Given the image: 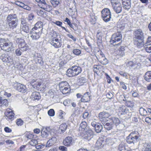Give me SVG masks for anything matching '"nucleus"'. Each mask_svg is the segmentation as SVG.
I'll return each instance as SVG.
<instances>
[{"instance_id":"nucleus-13","label":"nucleus","mask_w":151,"mask_h":151,"mask_svg":"<svg viewBox=\"0 0 151 151\" xmlns=\"http://www.w3.org/2000/svg\"><path fill=\"white\" fill-rule=\"evenodd\" d=\"M30 32V37L33 40H34L38 39L40 38L42 32L33 29L31 30Z\"/></svg>"},{"instance_id":"nucleus-21","label":"nucleus","mask_w":151,"mask_h":151,"mask_svg":"<svg viewBox=\"0 0 151 151\" xmlns=\"http://www.w3.org/2000/svg\"><path fill=\"white\" fill-rule=\"evenodd\" d=\"M16 89L20 92L24 93L26 91V87L25 85L18 84L17 85Z\"/></svg>"},{"instance_id":"nucleus-2","label":"nucleus","mask_w":151,"mask_h":151,"mask_svg":"<svg viewBox=\"0 0 151 151\" xmlns=\"http://www.w3.org/2000/svg\"><path fill=\"white\" fill-rule=\"evenodd\" d=\"M0 47L5 51L9 52L13 50L12 42L4 38H0Z\"/></svg>"},{"instance_id":"nucleus-43","label":"nucleus","mask_w":151,"mask_h":151,"mask_svg":"<svg viewBox=\"0 0 151 151\" xmlns=\"http://www.w3.org/2000/svg\"><path fill=\"white\" fill-rule=\"evenodd\" d=\"M35 139V138H34L32 139L29 142V144L33 146H36L38 144V141L37 139Z\"/></svg>"},{"instance_id":"nucleus-46","label":"nucleus","mask_w":151,"mask_h":151,"mask_svg":"<svg viewBox=\"0 0 151 151\" xmlns=\"http://www.w3.org/2000/svg\"><path fill=\"white\" fill-rule=\"evenodd\" d=\"M65 114V113L62 110H60L59 111V117L60 119H63V116Z\"/></svg>"},{"instance_id":"nucleus-4","label":"nucleus","mask_w":151,"mask_h":151,"mask_svg":"<svg viewBox=\"0 0 151 151\" xmlns=\"http://www.w3.org/2000/svg\"><path fill=\"white\" fill-rule=\"evenodd\" d=\"M139 140V135L137 131L131 132L127 137L126 139L127 142L129 144L131 143L134 144Z\"/></svg>"},{"instance_id":"nucleus-53","label":"nucleus","mask_w":151,"mask_h":151,"mask_svg":"<svg viewBox=\"0 0 151 151\" xmlns=\"http://www.w3.org/2000/svg\"><path fill=\"white\" fill-rule=\"evenodd\" d=\"M15 4L17 5L22 7L24 6V4L23 3L19 1H15Z\"/></svg>"},{"instance_id":"nucleus-63","label":"nucleus","mask_w":151,"mask_h":151,"mask_svg":"<svg viewBox=\"0 0 151 151\" xmlns=\"http://www.w3.org/2000/svg\"><path fill=\"white\" fill-rule=\"evenodd\" d=\"M44 147V145L42 144L39 145L38 143L36 146V148L37 149H41L43 148Z\"/></svg>"},{"instance_id":"nucleus-23","label":"nucleus","mask_w":151,"mask_h":151,"mask_svg":"<svg viewBox=\"0 0 151 151\" xmlns=\"http://www.w3.org/2000/svg\"><path fill=\"white\" fill-rule=\"evenodd\" d=\"M42 23L41 22H38L35 24V27L32 29L42 32Z\"/></svg>"},{"instance_id":"nucleus-5","label":"nucleus","mask_w":151,"mask_h":151,"mask_svg":"<svg viewBox=\"0 0 151 151\" xmlns=\"http://www.w3.org/2000/svg\"><path fill=\"white\" fill-rule=\"evenodd\" d=\"M93 134V132L89 128H87L84 132L78 134V135L83 138L89 140L92 137Z\"/></svg>"},{"instance_id":"nucleus-45","label":"nucleus","mask_w":151,"mask_h":151,"mask_svg":"<svg viewBox=\"0 0 151 151\" xmlns=\"http://www.w3.org/2000/svg\"><path fill=\"white\" fill-rule=\"evenodd\" d=\"M19 43V46L20 48L21 46H23L24 45H26V44L25 42L24 41V40L20 39L18 41Z\"/></svg>"},{"instance_id":"nucleus-51","label":"nucleus","mask_w":151,"mask_h":151,"mask_svg":"<svg viewBox=\"0 0 151 151\" xmlns=\"http://www.w3.org/2000/svg\"><path fill=\"white\" fill-rule=\"evenodd\" d=\"M127 66L128 67H132L134 66H135L136 65V64L133 63V62L132 61H130L128 62L127 64Z\"/></svg>"},{"instance_id":"nucleus-15","label":"nucleus","mask_w":151,"mask_h":151,"mask_svg":"<svg viewBox=\"0 0 151 151\" xmlns=\"http://www.w3.org/2000/svg\"><path fill=\"white\" fill-rule=\"evenodd\" d=\"M51 136V137L47 142L46 147L51 146L55 144L56 142L57 138L54 136V133H53V135Z\"/></svg>"},{"instance_id":"nucleus-34","label":"nucleus","mask_w":151,"mask_h":151,"mask_svg":"<svg viewBox=\"0 0 151 151\" xmlns=\"http://www.w3.org/2000/svg\"><path fill=\"white\" fill-rule=\"evenodd\" d=\"M41 7L47 12L50 11L52 10V9L51 6L50 5H47L46 2L45 4H43V5H42V6H41Z\"/></svg>"},{"instance_id":"nucleus-52","label":"nucleus","mask_w":151,"mask_h":151,"mask_svg":"<svg viewBox=\"0 0 151 151\" xmlns=\"http://www.w3.org/2000/svg\"><path fill=\"white\" fill-rule=\"evenodd\" d=\"M73 53L76 55H78L80 54L81 51L79 49H76L73 50Z\"/></svg>"},{"instance_id":"nucleus-62","label":"nucleus","mask_w":151,"mask_h":151,"mask_svg":"<svg viewBox=\"0 0 151 151\" xmlns=\"http://www.w3.org/2000/svg\"><path fill=\"white\" fill-rule=\"evenodd\" d=\"M21 50L22 51H26L28 48V46L26 45L23 46H21Z\"/></svg>"},{"instance_id":"nucleus-3","label":"nucleus","mask_w":151,"mask_h":151,"mask_svg":"<svg viewBox=\"0 0 151 151\" xmlns=\"http://www.w3.org/2000/svg\"><path fill=\"white\" fill-rule=\"evenodd\" d=\"M81 69L79 66H74L68 69L66 75L69 77L74 76L78 75L81 72Z\"/></svg>"},{"instance_id":"nucleus-27","label":"nucleus","mask_w":151,"mask_h":151,"mask_svg":"<svg viewBox=\"0 0 151 151\" xmlns=\"http://www.w3.org/2000/svg\"><path fill=\"white\" fill-rule=\"evenodd\" d=\"M57 35L56 32H55L52 30L49 34V41L50 42L53 40H54L55 39L57 38Z\"/></svg>"},{"instance_id":"nucleus-11","label":"nucleus","mask_w":151,"mask_h":151,"mask_svg":"<svg viewBox=\"0 0 151 151\" xmlns=\"http://www.w3.org/2000/svg\"><path fill=\"white\" fill-rule=\"evenodd\" d=\"M122 37V35L120 32H118L112 35L110 42L112 43L117 42L120 41Z\"/></svg>"},{"instance_id":"nucleus-26","label":"nucleus","mask_w":151,"mask_h":151,"mask_svg":"<svg viewBox=\"0 0 151 151\" xmlns=\"http://www.w3.org/2000/svg\"><path fill=\"white\" fill-rule=\"evenodd\" d=\"M35 85H33V87L35 88H36L37 90H42L44 88L43 85L42 84V82L41 81H37L36 83L34 84Z\"/></svg>"},{"instance_id":"nucleus-40","label":"nucleus","mask_w":151,"mask_h":151,"mask_svg":"<svg viewBox=\"0 0 151 151\" xmlns=\"http://www.w3.org/2000/svg\"><path fill=\"white\" fill-rule=\"evenodd\" d=\"M103 141L102 140L99 139L96 143V146L99 148H101L103 146Z\"/></svg>"},{"instance_id":"nucleus-48","label":"nucleus","mask_w":151,"mask_h":151,"mask_svg":"<svg viewBox=\"0 0 151 151\" xmlns=\"http://www.w3.org/2000/svg\"><path fill=\"white\" fill-rule=\"evenodd\" d=\"M17 124L18 126H21L23 124V121L20 119H17L16 120Z\"/></svg>"},{"instance_id":"nucleus-17","label":"nucleus","mask_w":151,"mask_h":151,"mask_svg":"<svg viewBox=\"0 0 151 151\" xmlns=\"http://www.w3.org/2000/svg\"><path fill=\"white\" fill-rule=\"evenodd\" d=\"M17 20V18L16 15L13 14L8 15L6 19V21L7 23Z\"/></svg>"},{"instance_id":"nucleus-37","label":"nucleus","mask_w":151,"mask_h":151,"mask_svg":"<svg viewBox=\"0 0 151 151\" xmlns=\"http://www.w3.org/2000/svg\"><path fill=\"white\" fill-rule=\"evenodd\" d=\"M102 129V126L99 123L97 124V125H96V126L95 128V131L97 133L100 132Z\"/></svg>"},{"instance_id":"nucleus-24","label":"nucleus","mask_w":151,"mask_h":151,"mask_svg":"<svg viewBox=\"0 0 151 151\" xmlns=\"http://www.w3.org/2000/svg\"><path fill=\"white\" fill-rule=\"evenodd\" d=\"M22 24L21 27H22L21 29L22 30L27 33L29 32V28L25 22L22 21Z\"/></svg>"},{"instance_id":"nucleus-42","label":"nucleus","mask_w":151,"mask_h":151,"mask_svg":"<svg viewBox=\"0 0 151 151\" xmlns=\"http://www.w3.org/2000/svg\"><path fill=\"white\" fill-rule=\"evenodd\" d=\"M63 94H65L68 93L70 91V86L64 87L62 90H60Z\"/></svg>"},{"instance_id":"nucleus-38","label":"nucleus","mask_w":151,"mask_h":151,"mask_svg":"<svg viewBox=\"0 0 151 151\" xmlns=\"http://www.w3.org/2000/svg\"><path fill=\"white\" fill-rule=\"evenodd\" d=\"M123 7L124 9L128 10L131 8V3H122Z\"/></svg>"},{"instance_id":"nucleus-9","label":"nucleus","mask_w":151,"mask_h":151,"mask_svg":"<svg viewBox=\"0 0 151 151\" xmlns=\"http://www.w3.org/2000/svg\"><path fill=\"white\" fill-rule=\"evenodd\" d=\"M52 131L53 130H51L49 127H43L41 131V135L44 138H46L50 135L52 136L53 135V133H52Z\"/></svg>"},{"instance_id":"nucleus-10","label":"nucleus","mask_w":151,"mask_h":151,"mask_svg":"<svg viewBox=\"0 0 151 151\" xmlns=\"http://www.w3.org/2000/svg\"><path fill=\"white\" fill-rule=\"evenodd\" d=\"M113 8L114 11L116 13H120L122 11V6L119 2H114L111 1Z\"/></svg>"},{"instance_id":"nucleus-6","label":"nucleus","mask_w":151,"mask_h":151,"mask_svg":"<svg viewBox=\"0 0 151 151\" xmlns=\"http://www.w3.org/2000/svg\"><path fill=\"white\" fill-rule=\"evenodd\" d=\"M102 19L105 22L109 21L111 18V14L110 10L108 8H104L101 12Z\"/></svg>"},{"instance_id":"nucleus-14","label":"nucleus","mask_w":151,"mask_h":151,"mask_svg":"<svg viewBox=\"0 0 151 151\" xmlns=\"http://www.w3.org/2000/svg\"><path fill=\"white\" fill-rule=\"evenodd\" d=\"M63 144L66 146H70L72 145L73 143V138L71 137H66L63 140Z\"/></svg>"},{"instance_id":"nucleus-29","label":"nucleus","mask_w":151,"mask_h":151,"mask_svg":"<svg viewBox=\"0 0 151 151\" xmlns=\"http://www.w3.org/2000/svg\"><path fill=\"white\" fill-rule=\"evenodd\" d=\"M69 85L68 83L66 81L61 82L59 84L60 90H62L64 87L68 86Z\"/></svg>"},{"instance_id":"nucleus-35","label":"nucleus","mask_w":151,"mask_h":151,"mask_svg":"<svg viewBox=\"0 0 151 151\" xmlns=\"http://www.w3.org/2000/svg\"><path fill=\"white\" fill-rule=\"evenodd\" d=\"M145 79L147 81H150V80L151 79V71H148L146 73Z\"/></svg>"},{"instance_id":"nucleus-44","label":"nucleus","mask_w":151,"mask_h":151,"mask_svg":"<svg viewBox=\"0 0 151 151\" xmlns=\"http://www.w3.org/2000/svg\"><path fill=\"white\" fill-rule=\"evenodd\" d=\"M113 122L116 126L118 125L120 123V121L118 118L116 117H114L112 119Z\"/></svg>"},{"instance_id":"nucleus-55","label":"nucleus","mask_w":151,"mask_h":151,"mask_svg":"<svg viewBox=\"0 0 151 151\" xmlns=\"http://www.w3.org/2000/svg\"><path fill=\"white\" fill-rule=\"evenodd\" d=\"M35 61L36 62V63L37 62L40 64H42L43 63V60L41 57H39V58L36 60Z\"/></svg>"},{"instance_id":"nucleus-61","label":"nucleus","mask_w":151,"mask_h":151,"mask_svg":"<svg viewBox=\"0 0 151 151\" xmlns=\"http://www.w3.org/2000/svg\"><path fill=\"white\" fill-rule=\"evenodd\" d=\"M67 36L70 38L74 42H75L76 40V37H74L71 34H68L67 35Z\"/></svg>"},{"instance_id":"nucleus-57","label":"nucleus","mask_w":151,"mask_h":151,"mask_svg":"<svg viewBox=\"0 0 151 151\" xmlns=\"http://www.w3.org/2000/svg\"><path fill=\"white\" fill-rule=\"evenodd\" d=\"M41 56L40 54H38L37 53H35L34 55V58L35 60L39 58V57H41Z\"/></svg>"},{"instance_id":"nucleus-18","label":"nucleus","mask_w":151,"mask_h":151,"mask_svg":"<svg viewBox=\"0 0 151 151\" xmlns=\"http://www.w3.org/2000/svg\"><path fill=\"white\" fill-rule=\"evenodd\" d=\"M87 123L85 122H82L80 125V127L79 128L78 134L81 133L83 132H84L86 131V128H89L87 127Z\"/></svg>"},{"instance_id":"nucleus-32","label":"nucleus","mask_w":151,"mask_h":151,"mask_svg":"<svg viewBox=\"0 0 151 151\" xmlns=\"http://www.w3.org/2000/svg\"><path fill=\"white\" fill-rule=\"evenodd\" d=\"M144 147L143 148V151H151V144H145L144 145Z\"/></svg>"},{"instance_id":"nucleus-22","label":"nucleus","mask_w":151,"mask_h":151,"mask_svg":"<svg viewBox=\"0 0 151 151\" xmlns=\"http://www.w3.org/2000/svg\"><path fill=\"white\" fill-rule=\"evenodd\" d=\"M118 111L121 114H125L128 112V109L127 107L124 105L120 106L118 109Z\"/></svg>"},{"instance_id":"nucleus-59","label":"nucleus","mask_w":151,"mask_h":151,"mask_svg":"<svg viewBox=\"0 0 151 151\" xmlns=\"http://www.w3.org/2000/svg\"><path fill=\"white\" fill-rule=\"evenodd\" d=\"M93 70L96 73L100 68L99 66L97 65H95L93 66Z\"/></svg>"},{"instance_id":"nucleus-8","label":"nucleus","mask_w":151,"mask_h":151,"mask_svg":"<svg viewBox=\"0 0 151 151\" xmlns=\"http://www.w3.org/2000/svg\"><path fill=\"white\" fill-rule=\"evenodd\" d=\"M99 55L96 56V57L101 63L103 65H106L108 61L107 59L105 58L104 55L101 51H98Z\"/></svg>"},{"instance_id":"nucleus-12","label":"nucleus","mask_w":151,"mask_h":151,"mask_svg":"<svg viewBox=\"0 0 151 151\" xmlns=\"http://www.w3.org/2000/svg\"><path fill=\"white\" fill-rule=\"evenodd\" d=\"M110 116V114L104 111L101 112L99 114V119L102 123L106 122L107 119Z\"/></svg>"},{"instance_id":"nucleus-1","label":"nucleus","mask_w":151,"mask_h":151,"mask_svg":"<svg viewBox=\"0 0 151 151\" xmlns=\"http://www.w3.org/2000/svg\"><path fill=\"white\" fill-rule=\"evenodd\" d=\"M135 39L134 41V44L137 46L138 47H140L144 45V35L142 30L139 29L135 32Z\"/></svg>"},{"instance_id":"nucleus-50","label":"nucleus","mask_w":151,"mask_h":151,"mask_svg":"<svg viewBox=\"0 0 151 151\" xmlns=\"http://www.w3.org/2000/svg\"><path fill=\"white\" fill-rule=\"evenodd\" d=\"M125 146L123 144H120L119 147V150L120 151H125Z\"/></svg>"},{"instance_id":"nucleus-28","label":"nucleus","mask_w":151,"mask_h":151,"mask_svg":"<svg viewBox=\"0 0 151 151\" xmlns=\"http://www.w3.org/2000/svg\"><path fill=\"white\" fill-rule=\"evenodd\" d=\"M102 123L104 128L108 130H111L113 127V126L112 123H110L109 122H106Z\"/></svg>"},{"instance_id":"nucleus-56","label":"nucleus","mask_w":151,"mask_h":151,"mask_svg":"<svg viewBox=\"0 0 151 151\" xmlns=\"http://www.w3.org/2000/svg\"><path fill=\"white\" fill-rule=\"evenodd\" d=\"M21 50V49L18 48L16 50L15 53L17 56H20L21 55L22 52Z\"/></svg>"},{"instance_id":"nucleus-31","label":"nucleus","mask_w":151,"mask_h":151,"mask_svg":"<svg viewBox=\"0 0 151 151\" xmlns=\"http://www.w3.org/2000/svg\"><path fill=\"white\" fill-rule=\"evenodd\" d=\"M25 136L27 139H32L34 138H36L37 137L36 135L33 134V133H27L25 134Z\"/></svg>"},{"instance_id":"nucleus-58","label":"nucleus","mask_w":151,"mask_h":151,"mask_svg":"<svg viewBox=\"0 0 151 151\" xmlns=\"http://www.w3.org/2000/svg\"><path fill=\"white\" fill-rule=\"evenodd\" d=\"M131 92L132 93V96L133 97H137L139 96L138 93L136 91H132Z\"/></svg>"},{"instance_id":"nucleus-16","label":"nucleus","mask_w":151,"mask_h":151,"mask_svg":"<svg viewBox=\"0 0 151 151\" xmlns=\"http://www.w3.org/2000/svg\"><path fill=\"white\" fill-rule=\"evenodd\" d=\"M50 44L56 48L60 47L62 45L61 40H59L58 38L53 40L50 42Z\"/></svg>"},{"instance_id":"nucleus-64","label":"nucleus","mask_w":151,"mask_h":151,"mask_svg":"<svg viewBox=\"0 0 151 151\" xmlns=\"http://www.w3.org/2000/svg\"><path fill=\"white\" fill-rule=\"evenodd\" d=\"M106 96L108 98L110 99L112 98L113 96V95L111 93L109 92L107 93Z\"/></svg>"},{"instance_id":"nucleus-54","label":"nucleus","mask_w":151,"mask_h":151,"mask_svg":"<svg viewBox=\"0 0 151 151\" xmlns=\"http://www.w3.org/2000/svg\"><path fill=\"white\" fill-rule=\"evenodd\" d=\"M126 103L127 106L128 107H133L134 106L133 102L130 101H127Z\"/></svg>"},{"instance_id":"nucleus-41","label":"nucleus","mask_w":151,"mask_h":151,"mask_svg":"<svg viewBox=\"0 0 151 151\" xmlns=\"http://www.w3.org/2000/svg\"><path fill=\"white\" fill-rule=\"evenodd\" d=\"M139 112L141 115L145 116L147 115V111L143 108H140L139 109Z\"/></svg>"},{"instance_id":"nucleus-19","label":"nucleus","mask_w":151,"mask_h":151,"mask_svg":"<svg viewBox=\"0 0 151 151\" xmlns=\"http://www.w3.org/2000/svg\"><path fill=\"white\" fill-rule=\"evenodd\" d=\"M5 114L7 118L9 119H12L14 117V116L12 110L9 108L6 109L5 113Z\"/></svg>"},{"instance_id":"nucleus-25","label":"nucleus","mask_w":151,"mask_h":151,"mask_svg":"<svg viewBox=\"0 0 151 151\" xmlns=\"http://www.w3.org/2000/svg\"><path fill=\"white\" fill-rule=\"evenodd\" d=\"M31 98L33 100H39L40 98V95L39 92L35 91L32 93Z\"/></svg>"},{"instance_id":"nucleus-60","label":"nucleus","mask_w":151,"mask_h":151,"mask_svg":"<svg viewBox=\"0 0 151 151\" xmlns=\"http://www.w3.org/2000/svg\"><path fill=\"white\" fill-rule=\"evenodd\" d=\"M34 17V15L32 14H30L28 15L27 18L29 20H32Z\"/></svg>"},{"instance_id":"nucleus-33","label":"nucleus","mask_w":151,"mask_h":151,"mask_svg":"<svg viewBox=\"0 0 151 151\" xmlns=\"http://www.w3.org/2000/svg\"><path fill=\"white\" fill-rule=\"evenodd\" d=\"M86 81V79L84 77H81L77 80V84L79 86L83 85Z\"/></svg>"},{"instance_id":"nucleus-47","label":"nucleus","mask_w":151,"mask_h":151,"mask_svg":"<svg viewBox=\"0 0 151 151\" xmlns=\"http://www.w3.org/2000/svg\"><path fill=\"white\" fill-rule=\"evenodd\" d=\"M51 2L53 6L54 7H56L58 5L59 3L58 1L57 0H52L51 1Z\"/></svg>"},{"instance_id":"nucleus-30","label":"nucleus","mask_w":151,"mask_h":151,"mask_svg":"<svg viewBox=\"0 0 151 151\" xmlns=\"http://www.w3.org/2000/svg\"><path fill=\"white\" fill-rule=\"evenodd\" d=\"M17 22L18 20L8 23L9 28L12 29L16 28L17 25Z\"/></svg>"},{"instance_id":"nucleus-20","label":"nucleus","mask_w":151,"mask_h":151,"mask_svg":"<svg viewBox=\"0 0 151 151\" xmlns=\"http://www.w3.org/2000/svg\"><path fill=\"white\" fill-rule=\"evenodd\" d=\"M90 94L88 92L85 93L81 99L82 102H88L90 100Z\"/></svg>"},{"instance_id":"nucleus-39","label":"nucleus","mask_w":151,"mask_h":151,"mask_svg":"<svg viewBox=\"0 0 151 151\" xmlns=\"http://www.w3.org/2000/svg\"><path fill=\"white\" fill-rule=\"evenodd\" d=\"M145 48L146 51L148 53L151 52V44H147L145 43L144 44Z\"/></svg>"},{"instance_id":"nucleus-49","label":"nucleus","mask_w":151,"mask_h":151,"mask_svg":"<svg viewBox=\"0 0 151 151\" xmlns=\"http://www.w3.org/2000/svg\"><path fill=\"white\" fill-rule=\"evenodd\" d=\"M48 114L50 116H53L55 115V111L52 109H51L48 111Z\"/></svg>"},{"instance_id":"nucleus-7","label":"nucleus","mask_w":151,"mask_h":151,"mask_svg":"<svg viewBox=\"0 0 151 151\" xmlns=\"http://www.w3.org/2000/svg\"><path fill=\"white\" fill-rule=\"evenodd\" d=\"M0 58L3 62L6 63L8 65H10L13 63L12 57L8 55L3 54L0 56Z\"/></svg>"},{"instance_id":"nucleus-36","label":"nucleus","mask_w":151,"mask_h":151,"mask_svg":"<svg viewBox=\"0 0 151 151\" xmlns=\"http://www.w3.org/2000/svg\"><path fill=\"white\" fill-rule=\"evenodd\" d=\"M67 127V125L65 123H63L61 124L60 127L59 129L61 132L63 133L66 130Z\"/></svg>"}]
</instances>
